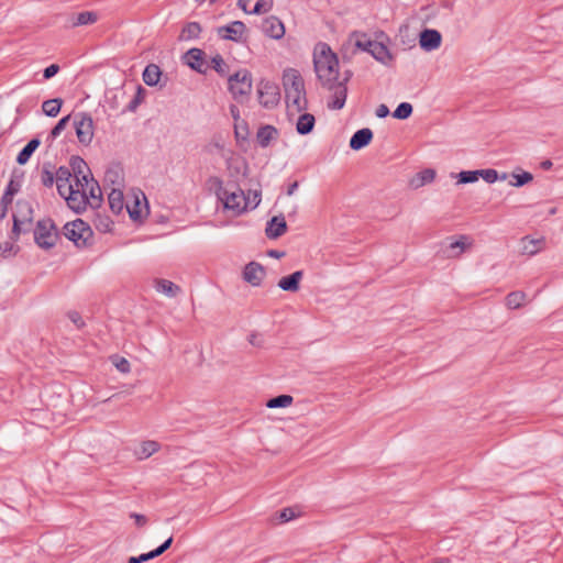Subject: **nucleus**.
Here are the masks:
<instances>
[{
	"instance_id": "20",
	"label": "nucleus",
	"mask_w": 563,
	"mask_h": 563,
	"mask_svg": "<svg viewBox=\"0 0 563 563\" xmlns=\"http://www.w3.org/2000/svg\"><path fill=\"white\" fill-rule=\"evenodd\" d=\"M99 15L95 11H81L69 16L68 22L71 27L90 25L98 21Z\"/></svg>"
},
{
	"instance_id": "27",
	"label": "nucleus",
	"mask_w": 563,
	"mask_h": 563,
	"mask_svg": "<svg viewBox=\"0 0 563 563\" xmlns=\"http://www.w3.org/2000/svg\"><path fill=\"white\" fill-rule=\"evenodd\" d=\"M88 195V203L92 209H99L102 205V191L97 180L90 181L86 188Z\"/></svg>"
},
{
	"instance_id": "10",
	"label": "nucleus",
	"mask_w": 563,
	"mask_h": 563,
	"mask_svg": "<svg viewBox=\"0 0 563 563\" xmlns=\"http://www.w3.org/2000/svg\"><path fill=\"white\" fill-rule=\"evenodd\" d=\"M262 32L274 40H279L285 35L284 23L275 15L265 18L261 24Z\"/></svg>"
},
{
	"instance_id": "38",
	"label": "nucleus",
	"mask_w": 563,
	"mask_h": 563,
	"mask_svg": "<svg viewBox=\"0 0 563 563\" xmlns=\"http://www.w3.org/2000/svg\"><path fill=\"white\" fill-rule=\"evenodd\" d=\"M63 100L59 98L49 99L43 102L42 110L47 117L55 118L62 108Z\"/></svg>"
},
{
	"instance_id": "13",
	"label": "nucleus",
	"mask_w": 563,
	"mask_h": 563,
	"mask_svg": "<svg viewBox=\"0 0 563 563\" xmlns=\"http://www.w3.org/2000/svg\"><path fill=\"white\" fill-rule=\"evenodd\" d=\"M265 277V268L257 262H250L243 271V278L252 286H260Z\"/></svg>"
},
{
	"instance_id": "50",
	"label": "nucleus",
	"mask_w": 563,
	"mask_h": 563,
	"mask_svg": "<svg viewBox=\"0 0 563 563\" xmlns=\"http://www.w3.org/2000/svg\"><path fill=\"white\" fill-rule=\"evenodd\" d=\"M512 178L514 181H510V185L514 187H521L533 179L532 174L528 172H523L521 174H514Z\"/></svg>"
},
{
	"instance_id": "58",
	"label": "nucleus",
	"mask_w": 563,
	"mask_h": 563,
	"mask_svg": "<svg viewBox=\"0 0 563 563\" xmlns=\"http://www.w3.org/2000/svg\"><path fill=\"white\" fill-rule=\"evenodd\" d=\"M69 320L76 325L77 329H81L85 325V322L77 311L68 312Z\"/></svg>"
},
{
	"instance_id": "5",
	"label": "nucleus",
	"mask_w": 563,
	"mask_h": 563,
	"mask_svg": "<svg viewBox=\"0 0 563 563\" xmlns=\"http://www.w3.org/2000/svg\"><path fill=\"white\" fill-rule=\"evenodd\" d=\"M64 235L77 246H86L92 236L91 228L81 219H76L64 225Z\"/></svg>"
},
{
	"instance_id": "4",
	"label": "nucleus",
	"mask_w": 563,
	"mask_h": 563,
	"mask_svg": "<svg viewBox=\"0 0 563 563\" xmlns=\"http://www.w3.org/2000/svg\"><path fill=\"white\" fill-rule=\"evenodd\" d=\"M58 238L56 225L52 219H43L37 221L34 229L35 243L44 250L53 247Z\"/></svg>"
},
{
	"instance_id": "24",
	"label": "nucleus",
	"mask_w": 563,
	"mask_h": 563,
	"mask_svg": "<svg viewBox=\"0 0 563 563\" xmlns=\"http://www.w3.org/2000/svg\"><path fill=\"white\" fill-rule=\"evenodd\" d=\"M108 202L111 211L114 214H120L124 207L126 206L124 203V196L121 188H112L111 191L108 195Z\"/></svg>"
},
{
	"instance_id": "26",
	"label": "nucleus",
	"mask_w": 563,
	"mask_h": 563,
	"mask_svg": "<svg viewBox=\"0 0 563 563\" xmlns=\"http://www.w3.org/2000/svg\"><path fill=\"white\" fill-rule=\"evenodd\" d=\"M350 40H354V46L362 51V52H366V53H372V49H373V46L375 44L376 41L372 40L366 33H362V32H353L351 35H350Z\"/></svg>"
},
{
	"instance_id": "44",
	"label": "nucleus",
	"mask_w": 563,
	"mask_h": 563,
	"mask_svg": "<svg viewBox=\"0 0 563 563\" xmlns=\"http://www.w3.org/2000/svg\"><path fill=\"white\" fill-rule=\"evenodd\" d=\"M126 211L133 221L142 219L141 202L137 196L134 197L133 203H126Z\"/></svg>"
},
{
	"instance_id": "31",
	"label": "nucleus",
	"mask_w": 563,
	"mask_h": 563,
	"mask_svg": "<svg viewBox=\"0 0 563 563\" xmlns=\"http://www.w3.org/2000/svg\"><path fill=\"white\" fill-rule=\"evenodd\" d=\"M161 445L158 442L153 440L143 441L140 449L135 452L137 460H145L152 456L159 450Z\"/></svg>"
},
{
	"instance_id": "41",
	"label": "nucleus",
	"mask_w": 563,
	"mask_h": 563,
	"mask_svg": "<svg viewBox=\"0 0 563 563\" xmlns=\"http://www.w3.org/2000/svg\"><path fill=\"white\" fill-rule=\"evenodd\" d=\"M526 300V294L523 291H512L506 297V305L510 309L520 308Z\"/></svg>"
},
{
	"instance_id": "52",
	"label": "nucleus",
	"mask_w": 563,
	"mask_h": 563,
	"mask_svg": "<svg viewBox=\"0 0 563 563\" xmlns=\"http://www.w3.org/2000/svg\"><path fill=\"white\" fill-rule=\"evenodd\" d=\"M18 250L19 247L15 246L12 242L0 243V256L3 258L15 255Z\"/></svg>"
},
{
	"instance_id": "51",
	"label": "nucleus",
	"mask_w": 563,
	"mask_h": 563,
	"mask_svg": "<svg viewBox=\"0 0 563 563\" xmlns=\"http://www.w3.org/2000/svg\"><path fill=\"white\" fill-rule=\"evenodd\" d=\"M273 7V0H257L254 8L250 11V14H261L267 12Z\"/></svg>"
},
{
	"instance_id": "48",
	"label": "nucleus",
	"mask_w": 563,
	"mask_h": 563,
	"mask_svg": "<svg viewBox=\"0 0 563 563\" xmlns=\"http://www.w3.org/2000/svg\"><path fill=\"white\" fill-rule=\"evenodd\" d=\"M479 178V173L477 170H464L459 174V183L460 184H471L477 181Z\"/></svg>"
},
{
	"instance_id": "34",
	"label": "nucleus",
	"mask_w": 563,
	"mask_h": 563,
	"mask_svg": "<svg viewBox=\"0 0 563 563\" xmlns=\"http://www.w3.org/2000/svg\"><path fill=\"white\" fill-rule=\"evenodd\" d=\"M69 164L75 179L91 173L87 163L80 156H71Z\"/></svg>"
},
{
	"instance_id": "63",
	"label": "nucleus",
	"mask_w": 563,
	"mask_h": 563,
	"mask_svg": "<svg viewBox=\"0 0 563 563\" xmlns=\"http://www.w3.org/2000/svg\"><path fill=\"white\" fill-rule=\"evenodd\" d=\"M12 200H13V196H8L7 192L4 191L1 197V200H0V210L5 209V214L8 213V208L12 203Z\"/></svg>"
},
{
	"instance_id": "49",
	"label": "nucleus",
	"mask_w": 563,
	"mask_h": 563,
	"mask_svg": "<svg viewBox=\"0 0 563 563\" xmlns=\"http://www.w3.org/2000/svg\"><path fill=\"white\" fill-rule=\"evenodd\" d=\"M70 120V115H66L64 118H62L56 124L55 126L52 129L51 131V134H49V139L53 141L55 140L57 136L60 135V133L65 130V128L67 126L68 122Z\"/></svg>"
},
{
	"instance_id": "7",
	"label": "nucleus",
	"mask_w": 563,
	"mask_h": 563,
	"mask_svg": "<svg viewBox=\"0 0 563 563\" xmlns=\"http://www.w3.org/2000/svg\"><path fill=\"white\" fill-rule=\"evenodd\" d=\"M258 102L267 109H272L279 102L280 92L276 84L269 80H261L257 88Z\"/></svg>"
},
{
	"instance_id": "64",
	"label": "nucleus",
	"mask_w": 563,
	"mask_h": 563,
	"mask_svg": "<svg viewBox=\"0 0 563 563\" xmlns=\"http://www.w3.org/2000/svg\"><path fill=\"white\" fill-rule=\"evenodd\" d=\"M466 239H467V238L463 235V236H461V239H460V240H457V241H455V242H452V243L450 244V250H451V251H454V250L459 249V253L463 252V251H464V249H465V240H466Z\"/></svg>"
},
{
	"instance_id": "2",
	"label": "nucleus",
	"mask_w": 563,
	"mask_h": 563,
	"mask_svg": "<svg viewBox=\"0 0 563 563\" xmlns=\"http://www.w3.org/2000/svg\"><path fill=\"white\" fill-rule=\"evenodd\" d=\"M213 183L216 185L217 197L223 202L225 209L232 210L235 213H241L246 209L247 201L243 190L235 186H233V190H230L224 187L222 180L217 177L213 178Z\"/></svg>"
},
{
	"instance_id": "43",
	"label": "nucleus",
	"mask_w": 563,
	"mask_h": 563,
	"mask_svg": "<svg viewBox=\"0 0 563 563\" xmlns=\"http://www.w3.org/2000/svg\"><path fill=\"white\" fill-rule=\"evenodd\" d=\"M413 108L409 102H401L393 112V117L398 120H406L412 114Z\"/></svg>"
},
{
	"instance_id": "40",
	"label": "nucleus",
	"mask_w": 563,
	"mask_h": 563,
	"mask_svg": "<svg viewBox=\"0 0 563 563\" xmlns=\"http://www.w3.org/2000/svg\"><path fill=\"white\" fill-rule=\"evenodd\" d=\"M435 177V172L431 168L423 169L419 172L416 177L412 179V185L415 187H421L423 185L430 184L433 181Z\"/></svg>"
},
{
	"instance_id": "56",
	"label": "nucleus",
	"mask_w": 563,
	"mask_h": 563,
	"mask_svg": "<svg viewBox=\"0 0 563 563\" xmlns=\"http://www.w3.org/2000/svg\"><path fill=\"white\" fill-rule=\"evenodd\" d=\"M152 559H155V555L152 551L147 553H143L139 556H131L128 561V563H144L146 561H150Z\"/></svg>"
},
{
	"instance_id": "53",
	"label": "nucleus",
	"mask_w": 563,
	"mask_h": 563,
	"mask_svg": "<svg viewBox=\"0 0 563 563\" xmlns=\"http://www.w3.org/2000/svg\"><path fill=\"white\" fill-rule=\"evenodd\" d=\"M90 181H95L91 173L76 178L74 187H76V189L86 190V188L90 185Z\"/></svg>"
},
{
	"instance_id": "55",
	"label": "nucleus",
	"mask_w": 563,
	"mask_h": 563,
	"mask_svg": "<svg viewBox=\"0 0 563 563\" xmlns=\"http://www.w3.org/2000/svg\"><path fill=\"white\" fill-rule=\"evenodd\" d=\"M20 188H21L20 181L11 178L10 181L8 183L4 191L7 192L8 196L14 197V195L20 191Z\"/></svg>"
},
{
	"instance_id": "57",
	"label": "nucleus",
	"mask_w": 563,
	"mask_h": 563,
	"mask_svg": "<svg viewBox=\"0 0 563 563\" xmlns=\"http://www.w3.org/2000/svg\"><path fill=\"white\" fill-rule=\"evenodd\" d=\"M230 114L234 120L235 134L239 136V121L241 120L240 110L235 104L230 106Z\"/></svg>"
},
{
	"instance_id": "29",
	"label": "nucleus",
	"mask_w": 563,
	"mask_h": 563,
	"mask_svg": "<svg viewBox=\"0 0 563 563\" xmlns=\"http://www.w3.org/2000/svg\"><path fill=\"white\" fill-rule=\"evenodd\" d=\"M41 141L36 137L30 140L27 144L20 151V153L16 156V163L19 165H24L29 162L33 153L36 151V148L40 146Z\"/></svg>"
},
{
	"instance_id": "47",
	"label": "nucleus",
	"mask_w": 563,
	"mask_h": 563,
	"mask_svg": "<svg viewBox=\"0 0 563 563\" xmlns=\"http://www.w3.org/2000/svg\"><path fill=\"white\" fill-rule=\"evenodd\" d=\"M21 222L22 221L13 218V227H12V231L10 234V239L12 241H18L21 233H26V232L31 231V229L29 227L24 225Z\"/></svg>"
},
{
	"instance_id": "14",
	"label": "nucleus",
	"mask_w": 563,
	"mask_h": 563,
	"mask_svg": "<svg viewBox=\"0 0 563 563\" xmlns=\"http://www.w3.org/2000/svg\"><path fill=\"white\" fill-rule=\"evenodd\" d=\"M283 85L285 91L305 89V81L300 73L295 68H287L283 74Z\"/></svg>"
},
{
	"instance_id": "21",
	"label": "nucleus",
	"mask_w": 563,
	"mask_h": 563,
	"mask_svg": "<svg viewBox=\"0 0 563 563\" xmlns=\"http://www.w3.org/2000/svg\"><path fill=\"white\" fill-rule=\"evenodd\" d=\"M18 211L13 214V218L22 221L24 225L32 228L33 223V208L29 201L19 200L16 202Z\"/></svg>"
},
{
	"instance_id": "15",
	"label": "nucleus",
	"mask_w": 563,
	"mask_h": 563,
	"mask_svg": "<svg viewBox=\"0 0 563 563\" xmlns=\"http://www.w3.org/2000/svg\"><path fill=\"white\" fill-rule=\"evenodd\" d=\"M71 177H73V174L70 172V168H68L66 166H60L56 170L55 183L57 186V191L62 197L65 196L68 191H70L73 188H75L74 185H71L69 183Z\"/></svg>"
},
{
	"instance_id": "17",
	"label": "nucleus",
	"mask_w": 563,
	"mask_h": 563,
	"mask_svg": "<svg viewBox=\"0 0 563 563\" xmlns=\"http://www.w3.org/2000/svg\"><path fill=\"white\" fill-rule=\"evenodd\" d=\"M287 231V223L283 216L273 217L266 225L265 233L268 239H277Z\"/></svg>"
},
{
	"instance_id": "22",
	"label": "nucleus",
	"mask_w": 563,
	"mask_h": 563,
	"mask_svg": "<svg viewBox=\"0 0 563 563\" xmlns=\"http://www.w3.org/2000/svg\"><path fill=\"white\" fill-rule=\"evenodd\" d=\"M303 272L296 271L292 274L279 279L278 287L285 291L295 292L299 289V283L302 279Z\"/></svg>"
},
{
	"instance_id": "19",
	"label": "nucleus",
	"mask_w": 563,
	"mask_h": 563,
	"mask_svg": "<svg viewBox=\"0 0 563 563\" xmlns=\"http://www.w3.org/2000/svg\"><path fill=\"white\" fill-rule=\"evenodd\" d=\"M285 93L288 107L295 108L298 112L307 109L308 100L306 97V89L285 91Z\"/></svg>"
},
{
	"instance_id": "32",
	"label": "nucleus",
	"mask_w": 563,
	"mask_h": 563,
	"mask_svg": "<svg viewBox=\"0 0 563 563\" xmlns=\"http://www.w3.org/2000/svg\"><path fill=\"white\" fill-rule=\"evenodd\" d=\"M316 119L310 113H303L298 118L296 130L299 134H309L314 128Z\"/></svg>"
},
{
	"instance_id": "61",
	"label": "nucleus",
	"mask_w": 563,
	"mask_h": 563,
	"mask_svg": "<svg viewBox=\"0 0 563 563\" xmlns=\"http://www.w3.org/2000/svg\"><path fill=\"white\" fill-rule=\"evenodd\" d=\"M59 71V66L57 64H52L46 67L43 71L44 79H51Z\"/></svg>"
},
{
	"instance_id": "36",
	"label": "nucleus",
	"mask_w": 563,
	"mask_h": 563,
	"mask_svg": "<svg viewBox=\"0 0 563 563\" xmlns=\"http://www.w3.org/2000/svg\"><path fill=\"white\" fill-rule=\"evenodd\" d=\"M155 288L168 297H175L180 292V287L167 279H157Z\"/></svg>"
},
{
	"instance_id": "25",
	"label": "nucleus",
	"mask_w": 563,
	"mask_h": 563,
	"mask_svg": "<svg viewBox=\"0 0 563 563\" xmlns=\"http://www.w3.org/2000/svg\"><path fill=\"white\" fill-rule=\"evenodd\" d=\"M104 181L107 184L112 185V188H123L124 186V177L123 170L119 165H114L109 167L104 174Z\"/></svg>"
},
{
	"instance_id": "46",
	"label": "nucleus",
	"mask_w": 563,
	"mask_h": 563,
	"mask_svg": "<svg viewBox=\"0 0 563 563\" xmlns=\"http://www.w3.org/2000/svg\"><path fill=\"white\" fill-rule=\"evenodd\" d=\"M478 173H479V177H482L488 184H493L498 179L507 178L506 174H503V176L499 177L497 170L493 169V168L478 169Z\"/></svg>"
},
{
	"instance_id": "9",
	"label": "nucleus",
	"mask_w": 563,
	"mask_h": 563,
	"mask_svg": "<svg viewBox=\"0 0 563 563\" xmlns=\"http://www.w3.org/2000/svg\"><path fill=\"white\" fill-rule=\"evenodd\" d=\"M63 198H65L67 206L76 213L84 212L87 206H89L86 190L73 188Z\"/></svg>"
},
{
	"instance_id": "16",
	"label": "nucleus",
	"mask_w": 563,
	"mask_h": 563,
	"mask_svg": "<svg viewBox=\"0 0 563 563\" xmlns=\"http://www.w3.org/2000/svg\"><path fill=\"white\" fill-rule=\"evenodd\" d=\"M203 56L205 52L200 48H190L184 55L185 63L194 70L205 74L206 69L203 68Z\"/></svg>"
},
{
	"instance_id": "28",
	"label": "nucleus",
	"mask_w": 563,
	"mask_h": 563,
	"mask_svg": "<svg viewBox=\"0 0 563 563\" xmlns=\"http://www.w3.org/2000/svg\"><path fill=\"white\" fill-rule=\"evenodd\" d=\"M371 55L379 63L389 65L393 62V54L382 42H375Z\"/></svg>"
},
{
	"instance_id": "42",
	"label": "nucleus",
	"mask_w": 563,
	"mask_h": 563,
	"mask_svg": "<svg viewBox=\"0 0 563 563\" xmlns=\"http://www.w3.org/2000/svg\"><path fill=\"white\" fill-rule=\"evenodd\" d=\"M294 401V398L292 396L290 395H279V396H276L274 398H271L267 402H266V406L267 408H286L288 406H290Z\"/></svg>"
},
{
	"instance_id": "11",
	"label": "nucleus",
	"mask_w": 563,
	"mask_h": 563,
	"mask_svg": "<svg viewBox=\"0 0 563 563\" xmlns=\"http://www.w3.org/2000/svg\"><path fill=\"white\" fill-rule=\"evenodd\" d=\"M442 35L433 29H424L419 35V45L426 52H431L440 47Z\"/></svg>"
},
{
	"instance_id": "18",
	"label": "nucleus",
	"mask_w": 563,
	"mask_h": 563,
	"mask_svg": "<svg viewBox=\"0 0 563 563\" xmlns=\"http://www.w3.org/2000/svg\"><path fill=\"white\" fill-rule=\"evenodd\" d=\"M373 139V132L368 128L357 130L350 139V147L354 151H360L367 146Z\"/></svg>"
},
{
	"instance_id": "23",
	"label": "nucleus",
	"mask_w": 563,
	"mask_h": 563,
	"mask_svg": "<svg viewBox=\"0 0 563 563\" xmlns=\"http://www.w3.org/2000/svg\"><path fill=\"white\" fill-rule=\"evenodd\" d=\"M278 136V131L273 125H263L256 133V141L261 147H267Z\"/></svg>"
},
{
	"instance_id": "54",
	"label": "nucleus",
	"mask_w": 563,
	"mask_h": 563,
	"mask_svg": "<svg viewBox=\"0 0 563 563\" xmlns=\"http://www.w3.org/2000/svg\"><path fill=\"white\" fill-rule=\"evenodd\" d=\"M113 364L121 373H129L131 371L130 362L124 357L117 356Z\"/></svg>"
},
{
	"instance_id": "60",
	"label": "nucleus",
	"mask_w": 563,
	"mask_h": 563,
	"mask_svg": "<svg viewBox=\"0 0 563 563\" xmlns=\"http://www.w3.org/2000/svg\"><path fill=\"white\" fill-rule=\"evenodd\" d=\"M296 517L294 509L285 508L279 512L280 522H287Z\"/></svg>"
},
{
	"instance_id": "1",
	"label": "nucleus",
	"mask_w": 563,
	"mask_h": 563,
	"mask_svg": "<svg viewBox=\"0 0 563 563\" xmlns=\"http://www.w3.org/2000/svg\"><path fill=\"white\" fill-rule=\"evenodd\" d=\"M313 67L323 88H332L339 79V59L327 43H318L313 51Z\"/></svg>"
},
{
	"instance_id": "62",
	"label": "nucleus",
	"mask_w": 563,
	"mask_h": 563,
	"mask_svg": "<svg viewBox=\"0 0 563 563\" xmlns=\"http://www.w3.org/2000/svg\"><path fill=\"white\" fill-rule=\"evenodd\" d=\"M141 90H142V88L139 87L137 93L134 96V98L129 102V104L126 107L128 111H131V112L135 111L136 108L139 107V104L141 103V96H140Z\"/></svg>"
},
{
	"instance_id": "35",
	"label": "nucleus",
	"mask_w": 563,
	"mask_h": 563,
	"mask_svg": "<svg viewBox=\"0 0 563 563\" xmlns=\"http://www.w3.org/2000/svg\"><path fill=\"white\" fill-rule=\"evenodd\" d=\"M542 244V239H530L526 236L521 240V252L522 254L534 255L541 250Z\"/></svg>"
},
{
	"instance_id": "8",
	"label": "nucleus",
	"mask_w": 563,
	"mask_h": 563,
	"mask_svg": "<svg viewBox=\"0 0 563 563\" xmlns=\"http://www.w3.org/2000/svg\"><path fill=\"white\" fill-rule=\"evenodd\" d=\"M246 32V25L242 21H233L228 25L219 26L218 35L223 40L241 42Z\"/></svg>"
},
{
	"instance_id": "59",
	"label": "nucleus",
	"mask_w": 563,
	"mask_h": 563,
	"mask_svg": "<svg viewBox=\"0 0 563 563\" xmlns=\"http://www.w3.org/2000/svg\"><path fill=\"white\" fill-rule=\"evenodd\" d=\"M173 543V537H169L166 541H164L158 548H156L155 550H152V552L154 553L155 558L159 556L161 554H163L166 550L169 549V547L172 545Z\"/></svg>"
},
{
	"instance_id": "12",
	"label": "nucleus",
	"mask_w": 563,
	"mask_h": 563,
	"mask_svg": "<svg viewBox=\"0 0 563 563\" xmlns=\"http://www.w3.org/2000/svg\"><path fill=\"white\" fill-rule=\"evenodd\" d=\"M332 91V99L328 102V108L332 110H340L344 107L347 97V87L344 81L335 80L332 88H327Z\"/></svg>"
},
{
	"instance_id": "6",
	"label": "nucleus",
	"mask_w": 563,
	"mask_h": 563,
	"mask_svg": "<svg viewBox=\"0 0 563 563\" xmlns=\"http://www.w3.org/2000/svg\"><path fill=\"white\" fill-rule=\"evenodd\" d=\"M74 126L77 139L82 145H89L93 139V120L87 112H79L74 117Z\"/></svg>"
},
{
	"instance_id": "30",
	"label": "nucleus",
	"mask_w": 563,
	"mask_h": 563,
	"mask_svg": "<svg viewBox=\"0 0 563 563\" xmlns=\"http://www.w3.org/2000/svg\"><path fill=\"white\" fill-rule=\"evenodd\" d=\"M162 70L156 64H148L143 71V81L150 86H156L161 79Z\"/></svg>"
},
{
	"instance_id": "37",
	"label": "nucleus",
	"mask_w": 563,
	"mask_h": 563,
	"mask_svg": "<svg viewBox=\"0 0 563 563\" xmlns=\"http://www.w3.org/2000/svg\"><path fill=\"white\" fill-rule=\"evenodd\" d=\"M201 33V26L198 22H188L181 30L179 40L189 41L198 38Z\"/></svg>"
},
{
	"instance_id": "33",
	"label": "nucleus",
	"mask_w": 563,
	"mask_h": 563,
	"mask_svg": "<svg viewBox=\"0 0 563 563\" xmlns=\"http://www.w3.org/2000/svg\"><path fill=\"white\" fill-rule=\"evenodd\" d=\"M95 228L102 233H108L112 230L113 221L110 219L109 216L103 214L99 211L95 212L93 219H92Z\"/></svg>"
},
{
	"instance_id": "3",
	"label": "nucleus",
	"mask_w": 563,
	"mask_h": 563,
	"mask_svg": "<svg viewBox=\"0 0 563 563\" xmlns=\"http://www.w3.org/2000/svg\"><path fill=\"white\" fill-rule=\"evenodd\" d=\"M229 90L236 101L242 102L249 97L252 90L251 73L246 69H242L230 76Z\"/></svg>"
},
{
	"instance_id": "45",
	"label": "nucleus",
	"mask_w": 563,
	"mask_h": 563,
	"mask_svg": "<svg viewBox=\"0 0 563 563\" xmlns=\"http://www.w3.org/2000/svg\"><path fill=\"white\" fill-rule=\"evenodd\" d=\"M211 67L220 75L227 76L229 67L221 55L217 54L211 58Z\"/></svg>"
},
{
	"instance_id": "39",
	"label": "nucleus",
	"mask_w": 563,
	"mask_h": 563,
	"mask_svg": "<svg viewBox=\"0 0 563 563\" xmlns=\"http://www.w3.org/2000/svg\"><path fill=\"white\" fill-rule=\"evenodd\" d=\"M56 180V172L51 163H45L41 170V183L45 187H52Z\"/></svg>"
}]
</instances>
